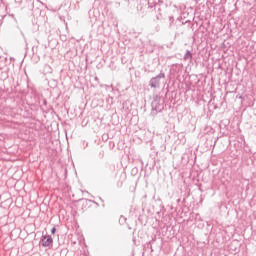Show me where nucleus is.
Segmentation results:
<instances>
[{
	"label": "nucleus",
	"instance_id": "obj_5",
	"mask_svg": "<svg viewBox=\"0 0 256 256\" xmlns=\"http://www.w3.org/2000/svg\"><path fill=\"white\" fill-rule=\"evenodd\" d=\"M157 104V101L152 102V106H155Z\"/></svg>",
	"mask_w": 256,
	"mask_h": 256
},
{
	"label": "nucleus",
	"instance_id": "obj_2",
	"mask_svg": "<svg viewBox=\"0 0 256 256\" xmlns=\"http://www.w3.org/2000/svg\"><path fill=\"white\" fill-rule=\"evenodd\" d=\"M41 243L43 247H49V245L53 244V238L51 236H44L41 239Z\"/></svg>",
	"mask_w": 256,
	"mask_h": 256
},
{
	"label": "nucleus",
	"instance_id": "obj_3",
	"mask_svg": "<svg viewBox=\"0 0 256 256\" xmlns=\"http://www.w3.org/2000/svg\"><path fill=\"white\" fill-rule=\"evenodd\" d=\"M193 55L191 54V52L188 50L186 51V54L184 55V59L185 61L192 59Z\"/></svg>",
	"mask_w": 256,
	"mask_h": 256
},
{
	"label": "nucleus",
	"instance_id": "obj_1",
	"mask_svg": "<svg viewBox=\"0 0 256 256\" xmlns=\"http://www.w3.org/2000/svg\"><path fill=\"white\" fill-rule=\"evenodd\" d=\"M161 79H165V73H160L156 77L151 78L150 87L157 89L161 85Z\"/></svg>",
	"mask_w": 256,
	"mask_h": 256
},
{
	"label": "nucleus",
	"instance_id": "obj_4",
	"mask_svg": "<svg viewBox=\"0 0 256 256\" xmlns=\"http://www.w3.org/2000/svg\"><path fill=\"white\" fill-rule=\"evenodd\" d=\"M55 231H57V229L55 227H53L52 230H51V233L55 234Z\"/></svg>",
	"mask_w": 256,
	"mask_h": 256
}]
</instances>
